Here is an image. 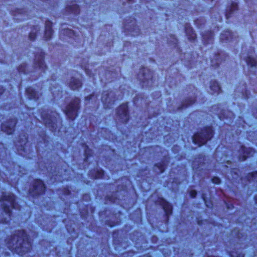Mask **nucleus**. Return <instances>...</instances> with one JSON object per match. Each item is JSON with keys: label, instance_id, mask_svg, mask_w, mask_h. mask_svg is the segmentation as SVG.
Listing matches in <instances>:
<instances>
[{"label": "nucleus", "instance_id": "f257e3e1", "mask_svg": "<svg viewBox=\"0 0 257 257\" xmlns=\"http://www.w3.org/2000/svg\"><path fill=\"white\" fill-rule=\"evenodd\" d=\"M7 244L10 249L14 250L21 255L28 252L31 247V241L24 230L18 231L8 241Z\"/></svg>", "mask_w": 257, "mask_h": 257}, {"label": "nucleus", "instance_id": "f03ea898", "mask_svg": "<svg viewBox=\"0 0 257 257\" xmlns=\"http://www.w3.org/2000/svg\"><path fill=\"white\" fill-rule=\"evenodd\" d=\"M15 196L12 193H5L2 198V207L9 218L11 217V209H18L19 206L15 201Z\"/></svg>", "mask_w": 257, "mask_h": 257}, {"label": "nucleus", "instance_id": "7ed1b4c3", "mask_svg": "<svg viewBox=\"0 0 257 257\" xmlns=\"http://www.w3.org/2000/svg\"><path fill=\"white\" fill-rule=\"evenodd\" d=\"M213 135V131L212 127H205L200 132L194 135L192 137V141L195 144L201 146L210 140L212 137Z\"/></svg>", "mask_w": 257, "mask_h": 257}, {"label": "nucleus", "instance_id": "20e7f679", "mask_svg": "<svg viewBox=\"0 0 257 257\" xmlns=\"http://www.w3.org/2000/svg\"><path fill=\"white\" fill-rule=\"evenodd\" d=\"M58 114L55 112L51 111L41 113V118L45 125L50 127L52 131L55 132L58 123H60Z\"/></svg>", "mask_w": 257, "mask_h": 257}, {"label": "nucleus", "instance_id": "39448f33", "mask_svg": "<svg viewBox=\"0 0 257 257\" xmlns=\"http://www.w3.org/2000/svg\"><path fill=\"white\" fill-rule=\"evenodd\" d=\"M44 54L42 52H39L35 55L34 62L33 73L39 75L41 73L44 72L46 68L44 62Z\"/></svg>", "mask_w": 257, "mask_h": 257}, {"label": "nucleus", "instance_id": "423d86ee", "mask_svg": "<svg viewBox=\"0 0 257 257\" xmlns=\"http://www.w3.org/2000/svg\"><path fill=\"white\" fill-rule=\"evenodd\" d=\"M79 104L80 99L75 98L67 106L64 112L69 119L73 120L77 116V111L79 108Z\"/></svg>", "mask_w": 257, "mask_h": 257}, {"label": "nucleus", "instance_id": "0eeeda50", "mask_svg": "<svg viewBox=\"0 0 257 257\" xmlns=\"http://www.w3.org/2000/svg\"><path fill=\"white\" fill-rule=\"evenodd\" d=\"M138 78L144 87H149L152 84V72L147 68H142L138 75Z\"/></svg>", "mask_w": 257, "mask_h": 257}, {"label": "nucleus", "instance_id": "6e6552de", "mask_svg": "<svg viewBox=\"0 0 257 257\" xmlns=\"http://www.w3.org/2000/svg\"><path fill=\"white\" fill-rule=\"evenodd\" d=\"M128 118L127 105L126 104H123L116 110V120L121 122L125 123Z\"/></svg>", "mask_w": 257, "mask_h": 257}, {"label": "nucleus", "instance_id": "1a4fd4ad", "mask_svg": "<svg viewBox=\"0 0 257 257\" xmlns=\"http://www.w3.org/2000/svg\"><path fill=\"white\" fill-rule=\"evenodd\" d=\"M45 187L43 182L40 180L34 181L32 187L30 189L29 193L31 195L35 196L43 193Z\"/></svg>", "mask_w": 257, "mask_h": 257}, {"label": "nucleus", "instance_id": "9d476101", "mask_svg": "<svg viewBox=\"0 0 257 257\" xmlns=\"http://www.w3.org/2000/svg\"><path fill=\"white\" fill-rule=\"evenodd\" d=\"M114 94L112 91H104L102 94L101 100L105 108H109L115 101Z\"/></svg>", "mask_w": 257, "mask_h": 257}, {"label": "nucleus", "instance_id": "9b49d317", "mask_svg": "<svg viewBox=\"0 0 257 257\" xmlns=\"http://www.w3.org/2000/svg\"><path fill=\"white\" fill-rule=\"evenodd\" d=\"M238 158L240 161H244L246 158L252 156L254 153L253 149L251 148H245L244 146L238 145Z\"/></svg>", "mask_w": 257, "mask_h": 257}, {"label": "nucleus", "instance_id": "f8f14e48", "mask_svg": "<svg viewBox=\"0 0 257 257\" xmlns=\"http://www.w3.org/2000/svg\"><path fill=\"white\" fill-rule=\"evenodd\" d=\"M16 123L15 119L13 118L11 119L10 121L3 123L1 126L2 131L7 134H11L14 131Z\"/></svg>", "mask_w": 257, "mask_h": 257}, {"label": "nucleus", "instance_id": "ddd939ff", "mask_svg": "<svg viewBox=\"0 0 257 257\" xmlns=\"http://www.w3.org/2000/svg\"><path fill=\"white\" fill-rule=\"evenodd\" d=\"M79 77H80V76L77 74V76L72 77L70 79L68 84L71 89L76 90L81 87L82 82Z\"/></svg>", "mask_w": 257, "mask_h": 257}, {"label": "nucleus", "instance_id": "4468645a", "mask_svg": "<svg viewBox=\"0 0 257 257\" xmlns=\"http://www.w3.org/2000/svg\"><path fill=\"white\" fill-rule=\"evenodd\" d=\"M124 29L125 30L130 32L131 35L133 36L137 35L140 31V29L136 25L135 21H131L130 25L127 24H125Z\"/></svg>", "mask_w": 257, "mask_h": 257}, {"label": "nucleus", "instance_id": "2eb2a0df", "mask_svg": "<svg viewBox=\"0 0 257 257\" xmlns=\"http://www.w3.org/2000/svg\"><path fill=\"white\" fill-rule=\"evenodd\" d=\"M236 37L229 31H225L220 35V40L223 42L235 41Z\"/></svg>", "mask_w": 257, "mask_h": 257}, {"label": "nucleus", "instance_id": "dca6fc26", "mask_svg": "<svg viewBox=\"0 0 257 257\" xmlns=\"http://www.w3.org/2000/svg\"><path fill=\"white\" fill-rule=\"evenodd\" d=\"M60 38L62 39H66L65 38V36L68 37L70 38H73L75 36V33L73 31L68 29L64 28L63 29H61L60 31Z\"/></svg>", "mask_w": 257, "mask_h": 257}, {"label": "nucleus", "instance_id": "f3484780", "mask_svg": "<svg viewBox=\"0 0 257 257\" xmlns=\"http://www.w3.org/2000/svg\"><path fill=\"white\" fill-rule=\"evenodd\" d=\"M26 93L30 99L36 100L39 97V94L32 87H29L26 89Z\"/></svg>", "mask_w": 257, "mask_h": 257}, {"label": "nucleus", "instance_id": "a211bd4d", "mask_svg": "<svg viewBox=\"0 0 257 257\" xmlns=\"http://www.w3.org/2000/svg\"><path fill=\"white\" fill-rule=\"evenodd\" d=\"M53 34L52 30V23L47 21L45 23V38L46 40L50 39Z\"/></svg>", "mask_w": 257, "mask_h": 257}, {"label": "nucleus", "instance_id": "6ab92c4d", "mask_svg": "<svg viewBox=\"0 0 257 257\" xmlns=\"http://www.w3.org/2000/svg\"><path fill=\"white\" fill-rule=\"evenodd\" d=\"M67 13L68 14H77L79 12V7L75 3H72L70 5H68L66 8Z\"/></svg>", "mask_w": 257, "mask_h": 257}, {"label": "nucleus", "instance_id": "aec40b11", "mask_svg": "<svg viewBox=\"0 0 257 257\" xmlns=\"http://www.w3.org/2000/svg\"><path fill=\"white\" fill-rule=\"evenodd\" d=\"M27 143V137L25 134H24L20 138V140L18 142L19 144H17L16 145L21 148L20 150L24 151L25 149V146L26 145ZM18 150H19V149H18Z\"/></svg>", "mask_w": 257, "mask_h": 257}, {"label": "nucleus", "instance_id": "412c9836", "mask_svg": "<svg viewBox=\"0 0 257 257\" xmlns=\"http://www.w3.org/2000/svg\"><path fill=\"white\" fill-rule=\"evenodd\" d=\"M237 4L235 3H232L231 6L228 7L226 9V19H228L232 13L237 10Z\"/></svg>", "mask_w": 257, "mask_h": 257}, {"label": "nucleus", "instance_id": "4be33fe9", "mask_svg": "<svg viewBox=\"0 0 257 257\" xmlns=\"http://www.w3.org/2000/svg\"><path fill=\"white\" fill-rule=\"evenodd\" d=\"M210 90L212 91V93H218L220 91V87L216 81H212L210 82Z\"/></svg>", "mask_w": 257, "mask_h": 257}, {"label": "nucleus", "instance_id": "5701e85b", "mask_svg": "<svg viewBox=\"0 0 257 257\" xmlns=\"http://www.w3.org/2000/svg\"><path fill=\"white\" fill-rule=\"evenodd\" d=\"M185 31L188 39L194 41L196 38V34L194 33L193 29L189 26H186Z\"/></svg>", "mask_w": 257, "mask_h": 257}, {"label": "nucleus", "instance_id": "b1692460", "mask_svg": "<svg viewBox=\"0 0 257 257\" xmlns=\"http://www.w3.org/2000/svg\"><path fill=\"white\" fill-rule=\"evenodd\" d=\"M246 62L248 66L251 68L255 67L257 65V60L251 56H248L246 59Z\"/></svg>", "mask_w": 257, "mask_h": 257}, {"label": "nucleus", "instance_id": "393cba45", "mask_svg": "<svg viewBox=\"0 0 257 257\" xmlns=\"http://www.w3.org/2000/svg\"><path fill=\"white\" fill-rule=\"evenodd\" d=\"M166 165V163L164 162L156 164L155 166V171L159 173L163 172L165 169Z\"/></svg>", "mask_w": 257, "mask_h": 257}, {"label": "nucleus", "instance_id": "a878e982", "mask_svg": "<svg viewBox=\"0 0 257 257\" xmlns=\"http://www.w3.org/2000/svg\"><path fill=\"white\" fill-rule=\"evenodd\" d=\"M203 38L204 41H206V43L211 42L213 38V35L211 32H208L206 34L203 35Z\"/></svg>", "mask_w": 257, "mask_h": 257}, {"label": "nucleus", "instance_id": "bb28decb", "mask_svg": "<svg viewBox=\"0 0 257 257\" xmlns=\"http://www.w3.org/2000/svg\"><path fill=\"white\" fill-rule=\"evenodd\" d=\"M163 208L166 215H169L172 213V207L168 203H166V204L163 206Z\"/></svg>", "mask_w": 257, "mask_h": 257}, {"label": "nucleus", "instance_id": "cd10ccee", "mask_svg": "<svg viewBox=\"0 0 257 257\" xmlns=\"http://www.w3.org/2000/svg\"><path fill=\"white\" fill-rule=\"evenodd\" d=\"M195 102V99L194 98H188L184 102H183L182 106L181 108H186L188 106H189L193 104Z\"/></svg>", "mask_w": 257, "mask_h": 257}, {"label": "nucleus", "instance_id": "c85d7f7f", "mask_svg": "<svg viewBox=\"0 0 257 257\" xmlns=\"http://www.w3.org/2000/svg\"><path fill=\"white\" fill-rule=\"evenodd\" d=\"M247 179L249 182H257V172H254L248 174Z\"/></svg>", "mask_w": 257, "mask_h": 257}, {"label": "nucleus", "instance_id": "c756f323", "mask_svg": "<svg viewBox=\"0 0 257 257\" xmlns=\"http://www.w3.org/2000/svg\"><path fill=\"white\" fill-rule=\"evenodd\" d=\"M230 257H244V254L240 251H228Z\"/></svg>", "mask_w": 257, "mask_h": 257}, {"label": "nucleus", "instance_id": "7c9ffc66", "mask_svg": "<svg viewBox=\"0 0 257 257\" xmlns=\"http://www.w3.org/2000/svg\"><path fill=\"white\" fill-rule=\"evenodd\" d=\"M97 96L94 94H91L90 96H87L85 97V103L87 104L89 103L88 101H91V102H94L96 100Z\"/></svg>", "mask_w": 257, "mask_h": 257}, {"label": "nucleus", "instance_id": "2f4dec72", "mask_svg": "<svg viewBox=\"0 0 257 257\" xmlns=\"http://www.w3.org/2000/svg\"><path fill=\"white\" fill-rule=\"evenodd\" d=\"M27 68V65L26 64H21L18 68V71L20 73H23L24 74L28 73Z\"/></svg>", "mask_w": 257, "mask_h": 257}, {"label": "nucleus", "instance_id": "473e14b6", "mask_svg": "<svg viewBox=\"0 0 257 257\" xmlns=\"http://www.w3.org/2000/svg\"><path fill=\"white\" fill-rule=\"evenodd\" d=\"M104 175V172L102 170H98L95 176H92V177H93L94 179H99L103 177Z\"/></svg>", "mask_w": 257, "mask_h": 257}, {"label": "nucleus", "instance_id": "72a5a7b5", "mask_svg": "<svg viewBox=\"0 0 257 257\" xmlns=\"http://www.w3.org/2000/svg\"><path fill=\"white\" fill-rule=\"evenodd\" d=\"M38 26H36L34 28V30H33L29 35V39L31 40H34L36 37V31H38Z\"/></svg>", "mask_w": 257, "mask_h": 257}, {"label": "nucleus", "instance_id": "f704fd0d", "mask_svg": "<svg viewBox=\"0 0 257 257\" xmlns=\"http://www.w3.org/2000/svg\"><path fill=\"white\" fill-rule=\"evenodd\" d=\"M238 90H241V93L244 98H247L248 97L247 90L246 89L245 86H243L242 88H238Z\"/></svg>", "mask_w": 257, "mask_h": 257}, {"label": "nucleus", "instance_id": "c9c22d12", "mask_svg": "<svg viewBox=\"0 0 257 257\" xmlns=\"http://www.w3.org/2000/svg\"><path fill=\"white\" fill-rule=\"evenodd\" d=\"M232 235L235 234V235H236L237 238H238L239 239H241L243 236V235H242V233L241 232H240V231L236 232L235 230H234L233 231H232Z\"/></svg>", "mask_w": 257, "mask_h": 257}, {"label": "nucleus", "instance_id": "e433bc0d", "mask_svg": "<svg viewBox=\"0 0 257 257\" xmlns=\"http://www.w3.org/2000/svg\"><path fill=\"white\" fill-rule=\"evenodd\" d=\"M169 42L170 43V44H173L176 45L177 42V40L174 37V36H171V40L169 41Z\"/></svg>", "mask_w": 257, "mask_h": 257}, {"label": "nucleus", "instance_id": "4c0bfd02", "mask_svg": "<svg viewBox=\"0 0 257 257\" xmlns=\"http://www.w3.org/2000/svg\"><path fill=\"white\" fill-rule=\"evenodd\" d=\"M91 151L89 150L88 148H86L85 150V155L86 156V159L88 158L89 156L91 155Z\"/></svg>", "mask_w": 257, "mask_h": 257}, {"label": "nucleus", "instance_id": "58836bf2", "mask_svg": "<svg viewBox=\"0 0 257 257\" xmlns=\"http://www.w3.org/2000/svg\"><path fill=\"white\" fill-rule=\"evenodd\" d=\"M212 182L215 184H219L220 182V179L218 177H214L212 179Z\"/></svg>", "mask_w": 257, "mask_h": 257}, {"label": "nucleus", "instance_id": "ea45409f", "mask_svg": "<svg viewBox=\"0 0 257 257\" xmlns=\"http://www.w3.org/2000/svg\"><path fill=\"white\" fill-rule=\"evenodd\" d=\"M196 194H197V192H196V191H195L194 190H192L190 192V195L192 198L195 197Z\"/></svg>", "mask_w": 257, "mask_h": 257}, {"label": "nucleus", "instance_id": "a19ab883", "mask_svg": "<svg viewBox=\"0 0 257 257\" xmlns=\"http://www.w3.org/2000/svg\"><path fill=\"white\" fill-rule=\"evenodd\" d=\"M202 198L203 199V200L204 201L205 204H206V205L208 207H212V204L211 203H210V204H208L207 202V201L206 200V199H205V197L204 196V195L203 194L202 195Z\"/></svg>", "mask_w": 257, "mask_h": 257}, {"label": "nucleus", "instance_id": "79ce46f5", "mask_svg": "<svg viewBox=\"0 0 257 257\" xmlns=\"http://www.w3.org/2000/svg\"><path fill=\"white\" fill-rule=\"evenodd\" d=\"M17 14H21V15H25V13H26V11H24L23 10H17Z\"/></svg>", "mask_w": 257, "mask_h": 257}, {"label": "nucleus", "instance_id": "37998d69", "mask_svg": "<svg viewBox=\"0 0 257 257\" xmlns=\"http://www.w3.org/2000/svg\"><path fill=\"white\" fill-rule=\"evenodd\" d=\"M4 92V89L3 87H0V95L3 93Z\"/></svg>", "mask_w": 257, "mask_h": 257}, {"label": "nucleus", "instance_id": "c03bdc74", "mask_svg": "<svg viewBox=\"0 0 257 257\" xmlns=\"http://www.w3.org/2000/svg\"><path fill=\"white\" fill-rule=\"evenodd\" d=\"M193 168L194 169L195 168V162H194L193 164Z\"/></svg>", "mask_w": 257, "mask_h": 257}, {"label": "nucleus", "instance_id": "a18cd8bd", "mask_svg": "<svg viewBox=\"0 0 257 257\" xmlns=\"http://www.w3.org/2000/svg\"><path fill=\"white\" fill-rule=\"evenodd\" d=\"M254 200H255V203L257 204V196H255L254 197Z\"/></svg>", "mask_w": 257, "mask_h": 257}, {"label": "nucleus", "instance_id": "49530a36", "mask_svg": "<svg viewBox=\"0 0 257 257\" xmlns=\"http://www.w3.org/2000/svg\"><path fill=\"white\" fill-rule=\"evenodd\" d=\"M51 91H52V94H53V95H54V91H53V89L52 88H51Z\"/></svg>", "mask_w": 257, "mask_h": 257}, {"label": "nucleus", "instance_id": "de8ad7c7", "mask_svg": "<svg viewBox=\"0 0 257 257\" xmlns=\"http://www.w3.org/2000/svg\"><path fill=\"white\" fill-rule=\"evenodd\" d=\"M25 19V16H24V17H23V18H21L20 19H21V20H24Z\"/></svg>", "mask_w": 257, "mask_h": 257}, {"label": "nucleus", "instance_id": "09e8293b", "mask_svg": "<svg viewBox=\"0 0 257 257\" xmlns=\"http://www.w3.org/2000/svg\"><path fill=\"white\" fill-rule=\"evenodd\" d=\"M4 222H6V223H7V222H9V221L8 220H5Z\"/></svg>", "mask_w": 257, "mask_h": 257}, {"label": "nucleus", "instance_id": "8fccbe9b", "mask_svg": "<svg viewBox=\"0 0 257 257\" xmlns=\"http://www.w3.org/2000/svg\"><path fill=\"white\" fill-rule=\"evenodd\" d=\"M227 208H228V209L231 208V207H230V206H227Z\"/></svg>", "mask_w": 257, "mask_h": 257}, {"label": "nucleus", "instance_id": "3c124183", "mask_svg": "<svg viewBox=\"0 0 257 257\" xmlns=\"http://www.w3.org/2000/svg\"><path fill=\"white\" fill-rule=\"evenodd\" d=\"M213 65V60L212 61V65Z\"/></svg>", "mask_w": 257, "mask_h": 257}, {"label": "nucleus", "instance_id": "603ef678", "mask_svg": "<svg viewBox=\"0 0 257 257\" xmlns=\"http://www.w3.org/2000/svg\"><path fill=\"white\" fill-rule=\"evenodd\" d=\"M218 57H219V56H216V57H217V58H216V59H218Z\"/></svg>", "mask_w": 257, "mask_h": 257}, {"label": "nucleus", "instance_id": "864d4df0", "mask_svg": "<svg viewBox=\"0 0 257 257\" xmlns=\"http://www.w3.org/2000/svg\"><path fill=\"white\" fill-rule=\"evenodd\" d=\"M86 73H87L88 75H89V74H88V72H87V70H86Z\"/></svg>", "mask_w": 257, "mask_h": 257}, {"label": "nucleus", "instance_id": "5fc2aeb1", "mask_svg": "<svg viewBox=\"0 0 257 257\" xmlns=\"http://www.w3.org/2000/svg\"><path fill=\"white\" fill-rule=\"evenodd\" d=\"M254 115H255V116L256 117H257V115H256L254 114Z\"/></svg>", "mask_w": 257, "mask_h": 257}, {"label": "nucleus", "instance_id": "6e6d98bb", "mask_svg": "<svg viewBox=\"0 0 257 257\" xmlns=\"http://www.w3.org/2000/svg\"><path fill=\"white\" fill-rule=\"evenodd\" d=\"M129 1H131L132 0H128Z\"/></svg>", "mask_w": 257, "mask_h": 257}]
</instances>
